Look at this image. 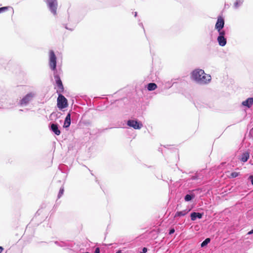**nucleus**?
<instances>
[{
  "label": "nucleus",
  "instance_id": "22",
  "mask_svg": "<svg viewBox=\"0 0 253 253\" xmlns=\"http://www.w3.org/2000/svg\"><path fill=\"white\" fill-rule=\"evenodd\" d=\"M218 32L219 35V36H221V37L223 36V37H224L225 33V32L224 31L220 30V31H218Z\"/></svg>",
  "mask_w": 253,
  "mask_h": 253
},
{
  "label": "nucleus",
  "instance_id": "21",
  "mask_svg": "<svg viewBox=\"0 0 253 253\" xmlns=\"http://www.w3.org/2000/svg\"><path fill=\"white\" fill-rule=\"evenodd\" d=\"M63 192H64V189L61 188L60 189V191L59 192L58 198H60L62 196V195L63 194Z\"/></svg>",
  "mask_w": 253,
  "mask_h": 253
},
{
  "label": "nucleus",
  "instance_id": "7",
  "mask_svg": "<svg viewBox=\"0 0 253 253\" xmlns=\"http://www.w3.org/2000/svg\"><path fill=\"white\" fill-rule=\"evenodd\" d=\"M54 78L56 81V84L58 86L57 92L58 93H61L64 91V87L62 81L58 75L54 74Z\"/></svg>",
  "mask_w": 253,
  "mask_h": 253
},
{
  "label": "nucleus",
  "instance_id": "15",
  "mask_svg": "<svg viewBox=\"0 0 253 253\" xmlns=\"http://www.w3.org/2000/svg\"><path fill=\"white\" fill-rule=\"evenodd\" d=\"M250 157V153L248 152L244 153L241 157V161L243 162H246L248 161Z\"/></svg>",
  "mask_w": 253,
  "mask_h": 253
},
{
  "label": "nucleus",
  "instance_id": "26",
  "mask_svg": "<svg viewBox=\"0 0 253 253\" xmlns=\"http://www.w3.org/2000/svg\"><path fill=\"white\" fill-rule=\"evenodd\" d=\"M147 251V249L146 248H144L142 250V252H141L140 253H146Z\"/></svg>",
  "mask_w": 253,
  "mask_h": 253
},
{
  "label": "nucleus",
  "instance_id": "8",
  "mask_svg": "<svg viewBox=\"0 0 253 253\" xmlns=\"http://www.w3.org/2000/svg\"><path fill=\"white\" fill-rule=\"evenodd\" d=\"M224 20L223 18L221 16H219L217 18V20L215 24V29L217 30V31H219L221 30V29L224 27Z\"/></svg>",
  "mask_w": 253,
  "mask_h": 253
},
{
  "label": "nucleus",
  "instance_id": "20",
  "mask_svg": "<svg viewBox=\"0 0 253 253\" xmlns=\"http://www.w3.org/2000/svg\"><path fill=\"white\" fill-rule=\"evenodd\" d=\"M8 8H9V7H7V6L0 7V13L6 11V10L8 9Z\"/></svg>",
  "mask_w": 253,
  "mask_h": 253
},
{
  "label": "nucleus",
  "instance_id": "9",
  "mask_svg": "<svg viewBox=\"0 0 253 253\" xmlns=\"http://www.w3.org/2000/svg\"><path fill=\"white\" fill-rule=\"evenodd\" d=\"M242 104L244 106H247L248 108H250L252 105L253 104V98L250 97L248 98L245 101L242 102Z\"/></svg>",
  "mask_w": 253,
  "mask_h": 253
},
{
  "label": "nucleus",
  "instance_id": "3",
  "mask_svg": "<svg viewBox=\"0 0 253 253\" xmlns=\"http://www.w3.org/2000/svg\"><path fill=\"white\" fill-rule=\"evenodd\" d=\"M49 65L52 71L56 70V57L53 50L49 51Z\"/></svg>",
  "mask_w": 253,
  "mask_h": 253
},
{
  "label": "nucleus",
  "instance_id": "30",
  "mask_svg": "<svg viewBox=\"0 0 253 253\" xmlns=\"http://www.w3.org/2000/svg\"><path fill=\"white\" fill-rule=\"evenodd\" d=\"M116 253H122V252L121 250H119Z\"/></svg>",
  "mask_w": 253,
  "mask_h": 253
},
{
  "label": "nucleus",
  "instance_id": "16",
  "mask_svg": "<svg viewBox=\"0 0 253 253\" xmlns=\"http://www.w3.org/2000/svg\"><path fill=\"white\" fill-rule=\"evenodd\" d=\"M157 87V85L155 83H149L147 85V89L149 91H152L156 89Z\"/></svg>",
  "mask_w": 253,
  "mask_h": 253
},
{
  "label": "nucleus",
  "instance_id": "24",
  "mask_svg": "<svg viewBox=\"0 0 253 253\" xmlns=\"http://www.w3.org/2000/svg\"><path fill=\"white\" fill-rule=\"evenodd\" d=\"M174 232H175V230H174V228H172V229H171L169 230V234L170 235H171V234H172L174 233Z\"/></svg>",
  "mask_w": 253,
  "mask_h": 253
},
{
  "label": "nucleus",
  "instance_id": "6",
  "mask_svg": "<svg viewBox=\"0 0 253 253\" xmlns=\"http://www.w3.org/2000/svg\"><path fill=\"white\" fill-rule=\"evenodd\" d=\"M34 96V94L31 92L26 94L20 101L21 105H25L27 104Z\"/></svg>",
  "mask_w": 253,
  "mask_h": 253
},
{
  "label": "nucleus",
  "instance_id": "23",
  "mask_svg": "<svg viewBox=\"0 0 253 253\" xmlns=\"http://www.w3.org/2000/svg\"><path fill=\"white\" fill-rule=\"evenodd\" d=\"M250 135L251 137L253 139V127L251 129L250 131Z\"/></svg>",
  "mask_w": 253,
  "mask_h": 253
},
{
  "label": "nucleus",
  "instance_id": "10",
  "mask_svg": "<svg viewBox=\"0 0 253 253\" xmlns=\"http://www.w3.org/2000/svg\"><path fill=\"white\" fill-rule=\"evenodd\" d=\"M71 124V114L68 113L66 117L64 123V127H68L70 126Z\"/></svg>",
  "mask_w": 253,
  "mask_h": 253
},
{
  "label": "nucleus",
  "instance_id": "13",
  "mask_svg": "<svg viewBox=\"0 0 253 253\" xmlns=\"http://www.w3.org/2000/svg\"><path fill=\"white\" fill-rule=\"evenodd\" d=\"M217 41L219 44L221 46H223L226 44V39L223 36H218Z\"/></svg>",
  "mask_w": 253,
  "mask_h": 253
},
{
  "label": "nucleus",
  "instance_id": "28",
  "mask_svg": "<svg viewBox=\"0 0 253 253\" xmlns=\"http://www.w3.org/2000/svg\"><path fill=\"white\" fill-rule=\"evenodd\" d=\"M4 251V248L0 246V253H1Z\"/></svg>",
  "mask_w": 253,
  "mask_h": 253
},
{
  "label": "nucleus",
  "instance_id": "25",
  "mask_svg": "<svg viewBox=\"0 0 253 253\" xmlns=\"http://www.w3.org/2000/svg\"><path fill=\"white\" fill-rule=\"evenodd\" d=\"M249 178L251 180L252 184L253 185V175L250 176Z\"/></svg>",
  "mask_w": 253,
  "mask_h": 253
},
{
  "label": "nucleus",
  "instance_id": "4",
  "mask_svg": "<svg viewBox=\"0 0 253 253\" xmlns=\"http://www.w3.org/2000/svg\"><path fill=\"white\" fill-rule=\"evenodd\" d=\"M46 3L51 11L54 14H56V10L57 7V2L56 0H46Z\"/></svg>",
  "mask_w": 253,
  "mask_h": 253
},
{
  "label": "nucleus",
  "instance_id": "5",
  "mask_svg": "<svg viewBox=\"0 0 253 253\" xmlns=\"http://www.w3.org/2000/svg\"><path fill=\"white\" fill-rule=\"evenodd\" d=\"M127 125L129 126L132 127L135 129H140L143 126V125L141 123L136 120H129L127 121Z\"/></svg>",
  "mask_w": 253,
  "mask_h": 253
},
{
  "label": "nucleus",
  "instance_id": "12",
  "mask_svg": "<svg viewBox=\"0 0 253 253\" xmlns=\"http://www.w3.org/2000/svg\"><path fill=\"white\" fill-rule=\"evenodd\" d=\"M203 214L199 212H192L191 214V219L192 220L194 221L197 218L199 219L202 217Z\"/></svg>",
  "mask_w": 253,
  "mask_h": 253
},
{
  "label": "nucleus",
  "instance_id": "2",
  "mask_svg": "<svg viewBox=\"0 0 253 253\" xmlns=\"http://www.w3.org/2000/svg\"><path fill=\"white\" fill-rule=\"evenodd\" d=\"M57 102V107L61 110L65 108L68 106L67 99L61 93H59Z\"/></svg>",
  "mask_w": 253,
  "mask_h": 253
},
{
  "label": "nucleus",
  "instance_id": "1",
  "mask_svg": "<svg viewBox=\"0 0 253 253\" xmlns=\"http://www.w3.org/2000/svg\"><path fill=\"white\" fill-rule=\"evenodd\" d=\"M191 76L193 80L202 84H207L211 80V76L206 74L202 69L194 70Z\"/></svg>",
  "mask_w": 253,
  "mask_h": 253
},
{
  "label": "nucleus",
  "instance_id": "11",
  "mask_svg": "<svg viewBox=\"0 0 253 253\" xmlns=\"http://www.w3.org/2000/svg\"><path fill=\"white\" fill-rule=\"evenodd\" d=\"M51 129L53 132L57 135H60L61 132L58 129V126L56 124H52L51 125Z\"/></svg>",
  "mask_w": 253,
  "mask_h": 253
},
{
  "label": "nucleus",
  "instance_id": "27",
  "mask_svg": "<svg viewBox=\"0 0 253 253\" xmlns=\"http://www.w3.org/2000/svg\"><path fill=\"white\" fill-rule=\"evenodd\" d=\"M94 253H100V250L99 248H96Z\"/></svg>",
  "mask_w": 253,
  "mask_h": 253
},
{
  "label": "nucleus",
  "instance_id": "18",
  "mask_svg": "<svg viewBox=\"0 0 253 253\" xmlns=\"http://www.w3.org/2000/svg\"><path fill=\"white\" fill-rule=\"evenodd\" d=\"M239 172H233L231 173L230 176H229L230 178H235L239 176Z\"/></svg>",
  "mask_w": 253,
  "mask_h": 253
},
{
  "label": "nucleus",
  "instance_id": "17",
  "mask_svg": "<svg viewBox=\"0 0 253 253\" xmlns=\"http://www.w3.org/2000/svg\"><path fill=\"white\" fill-rule=\"evenodd\" d=\"M211 240L210 238L206 239L201 244V246L202 247H204L206 246L208 243H210Z\"/></svg>",
  "mask_w": 253,
  "mask_h": 253
},
{
  "label": "nucleus",
  "instance_id": "14",
  "mask_svg": "<svg viewBox=\"0 0 253 253\" xmlns=\"http://www.w3.org/2000/svg\"><path fill=\"white\" fill-rule=\"evenodd\" d=\"M189 211H190V210H183L182 211H177L174 215V217H176L177 216H184L186 214H187L189 212Z\"/></svg>",
  "mask_w": 253,
  "mask_h": 253
},
{
  "label": "nucleus",
  "instance_id": "19",
  "mask_svg": "<svg viewBox=\"0 0 253 253\" xmlns=\"http://www.w3.org/2000/svg\"><path fill=\"white\" fill-rule=\"evenodd\" d=\"M192 199V197L191 195H189V194H187L185 198H184V199L186 201H190L191 199Z\"/></svg>",
  "mask_w": 253,
  "mask_h": 253
},
{
  "label": "nucleus",
  "instance_id": "29",
  "mask_svg": "<svg viewBox=\"0 0 253 253\" xmlns=\"http://www.w3.org/2000/svg\"><path fill=\"white\" fill-rule=\"evenodd\" d=\"M253 229H252L251 231H250L248 234H253Z\"/></svg>",
  "mask_w": 253,
  "mask_h": 253
}]
</instances>
